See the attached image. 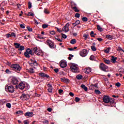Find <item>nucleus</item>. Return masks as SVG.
<instances>
[{
    "label": "nucleus",
    "instance_id": "1",
    "mask_svg": "<svg viewBox=\"0 0 124 124\" xmlns=\"http://www.w3.org/2000/svg\"><path fill=\"white\" fill-rule=\"evenodd\" d=\"M11 68H13V70H15L16 72H17L19 73L21 70L22 69V67L20 66L19 64H14L11 66Z\"/></svg>",
    "mask_w": 124,
    "mask_h": 124
},
{
    "label": "nucleus",
    "instance_id": "2",
    "mask_svg": "<svg viewBox=\"0 0 124 124\" xmlns=\"http://www.w3.org/2000/svg\"><path fill=\"white\" fill-rule=\"evenodd\" d=\"M70 68L72 72L74 73H77L79 72V69H78V66L76 64H72L70 65Z\"/></svg>",
    "mask_w": 124,
    "mask_h": 124
},
{
    "label": "nucleus",
    "instance_id": "3",
    "mask_svg": "<svg viewBox=\"0 0 124 124\" xmlns=\"http://www.w3.org/2000/svg\"><path fill=\"white\" fill-rule=\"evenodd\" d=\"M5 89L6 91L7 92H9V93H14V91H15V89L14 88V87L12 85H6L5 87Z\"/></svg>",
    "mask_w": 124,
    "mask_h": 124
},
{
    "label": "nucleus",
    "instance_id": "4",
    "mask_svg": "<svg viewBox=\"0 0 124 124\" xmlns=\"http://www.w3.org/2000/svg\"><path fill=\"white\" fill-rule=\"evenodd\" d=\"M30 55H31V56L33 55V53H32V50L30 48H27L26 52L24 53V56L26 58H30L31 57Z\"/></svg>",
    "mask_w": 124,
    "mask_h": 124
},
{
    "label": "nucleus",
    "instance_id": "5",
    "mask_svg": "<svg viewBox=\"0 0 124 124\" xmlns=\"http://www.w3.org/2000/svg\"><path fill=\"white\" fill-rule=\"evenodd\" d=\"M46 43H47L49 48H51V49H55V48H56V46L54 45V42L52 41L47 40H46Z\"/></svg>",
    "mask_w": 124,
    "mask_h": 124
},
{
    "label": "nucleus",
    "instance_id": "6",
    "mask_svg": "<svg viewBox=\"0 0 124 124\" xmlns=\"http://www.w3.org/2000/svg\"><path fill=\"white\" fill-rule=\"evenodd\" d=\"M99 67L101 70H102L103 71H106V69L108 68V66L103 63H101L100 64Z\"/></svg>",
    "mask_w": 124,
    "mask_h": 124
},
{
    "label": "nucleus",
    "instance_id": "7",
    "mask_svg": "<svg viewBox=\"0 0 124 124\" xmlns=\"http://www.w3.org/2000/svg\"><path fill=\"white\" fill-rule=\"evenodd\" d=\"M103 100L105 103H109L110 102V97L105 95L103 96Z\"/></svg>",
    "mask_w": 124,
    "mask_h": 124
},
{
    "label": "nucleus",
    "instance_id": "8",
    "mask_svg": "<svg viewBox=\"0 0 124 124\" xmlns=\"http://www.w3.org/2000/svg\"><path fill=\"white\" fill-rule=\"evenodd\" d=\"M20 98L23 100H28L30 98V95L28 94L23 93L20 96Z\"/></svg>",
    "mask_w": 124,
    "mask_h": 124
},
{
    "label": "nucleus",
    "instance_id": "9",
    "mask_svg": "<svg viewBox=\"0 0 124 124\" xmlns=\"http://www.w3.org/2000/svg\"><path fill=\"white\" fill-rule=\"evenodd\" d=\"M79 55L81 57H86L88 55V50L87 49H83L80 52Z\"/></svg>",
    "mask_w": 124,
    "mask_h": 124
},
{
    "label": "nucleus",
    "instance_id": "10",
    "mask_svg": "<svg viewBox=\"0 0 124 124\" xmlns=\"http://www.w3.org/2000/svg\"><path fill=\"white\" fill-rule=\"evenodd\" d=\"M69 27V23H67L66 25L63 27L62 30L64 32H67L69 31V29L68 28Z\"/></svg>",
    "mask_w": 124,
    "mask_h": 124
},
{
    "label": "nucleus",
    "instance_id": "11",
    "mask_svg": "<svg viewBox=\"0 0 124 124\" xmlns=\"http://www.w3.org/2000/svg\"><path fill=\"white\" fill-rule=\"evenodd\" d=\"M18 82H19V80H18V78L16 77H13L12 79V84L13 85H17L18 84Z\"/></svg>",
    "mask_w": 124,
    "mask_h": 124
},
{
    "label": "nucleus",
    "instance_id": "12",
    "mask_svg": "<svg viewBox=\"0 0 124 124\" xmlns=\"http://www.w3.org/2000/svg\"><path fill=\"white\" fill-rule=\"evenodd\" d=\"M18 88L20 90H24L26 88V84L24 82H21L18 85Z\"/></svg>",
    "mask_w": 124,
    "mask_h": 124
},
{
    "label": "nucleus",
    "instance_id": "13",
    "mask_svg": "<svg viewBox=\"0 0 124 124\" xmlns=\"http://www.w3.org/2000/svg\"><path fill=\"white\" fill-rule=\"evenodd\" d=\"M47 86L48 87L47 89L48 93H53V86H52V84L48 83Z\"/></svg>",
    "mask_w": 124,
    "mask_h": 124
},
{
    "label": "nucleus",
    "instance_id": "14",
    "mask_svg": "<svg viewBox=\"0 0 124 124\" xmlns=\"http://www.w3.org/2000/svg\"><path fill=\"white\" fill-rule=\"evenodd\" d=\"M90 90H92L93 91V90H95V89H97V84H92L89 87Z\"/></svg>",
    "mask_w": 124,
    "mask_h": 124
},
{
    "label": "nucleus",
    "instance_id": "15",
    "mask_svg": "<svg viewBox=\"0 0 124 124\" xmlns=\"http://www.w3.org/2000/svg\"><path fill=\"white\" fill-rule=\"evenodd\" d=\"M30 64L34 65L35 66H37V62H36V61L33 60V59H31L30 62Z\"/></svg>",
    "mask_w": 124,
    "mask_h": 124
},
{
    "label": "nucleus",
    "instance_id": "16",
    "mask_svg": "<svg viewBox=\"0 0 124 124\" xmlns=\"http://www.w3.org/2000/svg\"><path fill=\"white\" fill-rule=\"evenodd\" d=\"M117 60H118V58L115 57V56H112L111 57L110 61L113 63H116V62H117Z\"/></svg>",
    "mask_w": 124,
    "mask_h": 124
},
{
    "label": "nucleus",
    "instance_id": "17",
    "mask_svg": "<svg viewBox=\"0 0 124 124\" xmlns=\"http://www.w3.org/2000/svg\"><path fill=\"white\" fill-rule=\"evenodd\" d=\"M32 114H33L32 112L28 111L25 114V116L26 117H32Z\"/></svg>",
    "mask_w": 124,
    "mask_h": 124
},
{
    "label": "nucleus",
    "instance_id": "18",
    "mask_svg": "<svg viewBox=\"0 0 124 124\" xmlns=\"http://www.w3.org/2000/svg\"><path fill=\"white\" fill-rule=\"evenodd\" d=\"M40 50H39V49L37 48V47H34L32 49V52H33V53H35L36 54V55H37V53H38Z\"/></svg>",
    "mask_w": 124,
    "mask_h": 124
},
{
    "label": "nucleus",
    "instance_id": "19",
    "mask_svg": "<svg viewBox=\"0 0 124 124\" xmlns=\"http://www.w3.org/2000/svg\"><path fill=\"white\" fill-rule=\"evenodd\" d=\"M67 64L65 62H62L61 63L60 66L62 68H64V67H66Z\"/></svg>",
    "mask_w": 124,
    "mask_h": 124
},
{
    "label": "nucleus",
    "instance_id": "20",
    "mask_svg": "<svg viewBox=\"0 0 124 124\" xmlns=\"http://www.w3.org/2000/svg\"><path fill=\"white\" fill-rule=\"evenodd\" d=\"M103 61L104 62H105V63H106V64H110V63H111V61H110L109 60H107L106 58L103 59Z\"/></svg>",
    "mask_w": 124,
    "mask_h": 124
},
{
    "label": "nucleus",
    "instance_id": "21",
    "mask_svg": "<svg viewBox=\"0 0 124 124\" xmlns=\"http://www.w3.org/2000/svg\"><path fill=\"white\" fill-rule=\"evenodd\" d=\"M91 71L92 69L90 67L86 68V70H85V73H86V74H89V73H90V72H91Z\"/></svg>",
    "mask_w": 124,
    "mask_h": 124
},
{
    "label": "nucleus",
    "instance_id": "22",
    "mask_svg": "<svg viewBox=\"0 0 124 124\" xmlns=\"http://www.w3.org/2000/svg\"><path fill=\"white\" fill-rule=\"evenodd\" d=\"M81 87L82 88V89L84 90L85 92H88V87L86 86V85H85L84 84H82L81 85Z\"/></svg>",
    "mask_w": 124,
    "mask_h": 124
},
{
    "label": "nucleus",
    "instance_id": "23",
    "mask_svg": "<svg viewBox=\"0 0 124 124\" xmlns=\"http://www.w3.org/2000/svg\"><path fill=\"white\" fill-rule=\"evenodd\" d=\"M106 37L109 40H112V39H113V36H111L109 34L106 35Z\"/></svg>",
    "mask_w": 124,
    "mask_h": 124
},
{
    "label": "nucleus",
    "instance_id": "24",
    "mask_svg": "<svg viewBox=\"0 0 124 124\" xmlns=\"http://www.w3.org/2000/svg\"><path fill=\"white\" fill-rule=\"evenodd\" d=\"M80 23V20H78L75 22V23H73V26H74V27H76V26H77V25H79Z\"/></svg>",
    "mask_w": 124,
    "mask_h": 124
},
{
    "label": "nucleus",
    "instance_id": "25",
    "mask_svg": "<svg viewBox=\"0 0 124 124\" xmlns=\"http://www.w3.org/2000/svg\"><path fill=\"white\" fill-rule=\"evenodd\" d=\"M72 9L74 10L75 12H79L80 10H78V9L77 8V7L76 6H74V7H72L71 6Z\"/></svg>",
    "mask_w": 124,
    "mask_h": 124
},
{
    "label": "nucleus",
    "instance_id": "26",
    "mask_svg": "<svg viewBox=\"0 0 124 124\" xmlns=\"http://www.w3.org/2000/svg\"><path fill=\"white\" fill-rule=\"evenodd\" d=\"M14 45L15 46V47L16 48H18L20 47V46H21V44L18 43H15L14 44Z\"/></svg>",
    "mask_w": 124,
    "mask_h": 124
},
{
    "label": "nucleus",
    "instance_id": "27",
    "mask_svg": "<svg viewBox=\"0 0 124 124\" xmlns=\"http://www.w3.org/2000/svg\"><path fill=\"white\" fill-rule=\"evenodd\" d=\"M97 30L99 31H103V29L99 25H97Z\"/></svg>",
    "mask_w": 124,
    "mask_h": 124
},
{
    "label": "nucleus",
    "instance_id": "28",
    "mask_svg": "<svg viewBox=\"0 0 124 124\" xmlns=\"http://www.w3.org/2000/svg\"><path fill=\"white\" fill-rule=\"evenodd\" d=\"M18 50L19 51H23V50H25V46H20L19 47Z\"/></svg>",
    "mask_w": 124,
    "mask_h": 124
},
{
    "label": "nucleus",
    "instance_id": "29",
    "mask_svg": "<svg viewBox=\"0 0 124 124\" xmlns=\"http://www.w3.org/2000/svg\"><path fill=\"white\" fill-rule=\"evenodd\" d=\"M82 78H83V76L81 75H78L77 76V79H78V80H81Z\"/></svg>",
    "mask_w": 124,
    "mask_h": 124
},
{
    "label": "nucleus",
    "instance_id": "30",
    "mask_svg": "<svg viewBox=\"0 0 124 124\" xmlns=\"http://www.w3.org/2000/svg\"><path fill=\"white\" fill-rule=\"evenodd\" d=\"M44 13H45V14H49L50 13L49 10H48L47 9H45L44 10Z\"/></svg>",
    "mask_w": 124,
    "mask_h": 124
},
{
    "label": "nucleus",
    "instance_id": "31",
    "mask_svg": "<svg viewBox=\"0 0 124 124\" xmlns=\"http://www.w3.org/2000/svg\"><path fill=\"white\" fill-rule=\"evenodd\" d=\"M71 44H75L76 43V40L75 39H73L70 41Z\"/></svg>",
    "mask_w": 124,
    "mask_h": 124
},
{
    "label": "nucleus",
    "instance_id": "32",
    "mask_svg": "<svg viewBox=\"0 0 124 124\" xmlns=\"http://www.w3.org/2000/svg\"><path fill=\"white\" fill-rule=\"evenodd\" d=\"M28 72H29V73H34V70H33V68H30L28 70Z\"/></svg>",
    "mask_w": 124,
    "mask_h": 124
},
{
    "label": "nucleus",
    "instance_id": "33",
    "mask_svg": "<svg viewBox=\"0 0 124 124\" xmlns=\"http://www.w3.org/2000/svg\"><path fill=\"white\" fill-rule=\"evenodd\" d=\"M94 93H96V94H100L101 93V92L99 91V90H95Z\"/></svg>",
    "mask_w": 124,
    "mask_h": 124
},
{
    "label": "nucleus",
    "instance_id": "34",
    "mask_svg": "<svg viewBox=\"0 0 124 124\" xmlns=\"http://www.w3.org/2000/svg\"><path fill=\"white\" fill-rule=\"evenodd\" d=\"M75 101H76V102H79L80 101V98L76 97L75 98Z\"/></svg>",
    "mask_w": 124,
    "mask_h": 124
},
{
    "label": "nucleus",
    "instance_id": "35",
    "mask_svg": "<svg viewBox=\"0 0 124 124\" xmlns=\"http://www.w3.org/2000/svg\"><path fill=\"white\" fill-rule=\"evenodd\" d=\"M5 72L7 73V74H10V73H11V71L9 70L8 69H7L5 70Z\"/></svg>",
    "mask_w": 124,
    "mask_h": 124
},
{
    "label": "nucleus",
    "instance_id": "36",
    "mask_svg": "<svg viewBox=\"0 0 124 124\" xmlns=\"http://www.w3.org/2000/svg\"><path fill=\"white\" fill-rule=\"evenodd\" d=\"M6 107L7 108H11V104L8 103L6 104Z\"/></svg>",
    "mask_w": 124,
    "mask_h": 124
},
{
    "label": "nucleus",
    "instance_id": "37",
    "mask_svg": "<svg viewBox=\"0 0 124 124\" xmlns=\"http://www.w3.org/2000/svg\"><path fill=\"white\" fill-rule=\"evenodd\" d=\"M75 17H76V18H80V14L76 13L75 15Z\"/></svg>",
    "mask_w": 124,
    "mask_h": 124
},
{
    "label": "nucleus",
    "instance_id": "38",
    "mask_svg": "<svg viewBox=\"0 0 124 124\" xmlns=\"http://www.w3.org/2000/svg\"><path fill=\"white\" fill-rule=\"evenodd\" d=\"M37 56H42V52L41 50H39L38 53H37Z\"/></svg>",
    "mask_w": 124,
    "mask_h": 124
},
{
    "label": "nucleus",
    "instance_id": "39",
    "mask_svg": "<svg viewBox=\"0 0 124 124\" xmlns=\"http://www.w3.org/2000/svg\"><path fill=\"white\" fill-rule=\"evenodd\" d=\"M90 60L91 61H94V56L93 55H91L90 57Z\"/></svg>",
    "mask_w": 124,
    "mask_h": 124
},
{
    "label": "nucleus",
    "instance_id": "40",
    "mask_svg": "<svg viewBox=\"0 0 124 124\" xmlns=\"http://www.w3.org/2000/svg\"><path fill=\"white\" fill-rule=\"evenodd\" d=\"M82 21L83 22H87L88 21V18L86 17H83L82 18Z\"/></svg>",
    "mask_w": 124,
    "mask_h": 124
},
{
    "label": "nucleus",
    "instance_id": "41",
    "mask_svg": "<svg viewBox=\"0 0 124 124\" xmlns=\"http://www.w3.org/2000/svg\"><path fill=\"white\" fill-rule=\"evenodd\" d=\"M48 26L49 25L47 24H43L42 27L43 29H46L47 27H48Z\"/></svg>",
    "mask_w": 124,
    "mask_h": 124
},
{
    "label": "nucleus",
    "instance_id": "42",
    "mask_svg": "<svg viewBox=\"0 0 124 124\" xmlns=\"http://www.w3.org/2000/svg\"><path fill=\"white\" fill-rule=\"evenodd\" d=\"M91 49L92 50V51H96V48H95V46H91Z\"/></svg>",
    "mask_w": 124,
    "mask_h": 124
},
{
    "label": "nucleus",
    "instance_id": "43",
    "mask_svg": "<svg viewBox=\"0 0 124 124\" xmlns=\"http://www.w3.org/2000/svg\"><path fill=\"white\" fill-rule=\"evenodd\" d=\"M109 51H110V47L107 48L105 50V53H107V54H108V53H109Z\"/></svg>",
    "mask_w": 124,
    "mask_h": 124
},
{
    "label": "nucleus",
    "instance_id": "44",
    "mask_svg": "<svg viewBox=\"0 0 124 124\" xmlns=\"http://www.w3.org/2000/svg\"><path fill=\"white\" fill-rule=\"evenodd\" d=\"M94 32H93V31H92L90 33V35L92 37H94Z\"/></svg>",
    "mask_w": 124,
    "mask_h": 124
},
{
    "label": "nucleus",
    "instance_id": "45",
    "mask_svg": "<svg viewBox=\"0 0 124 124\" xmlns=\"http://www.w3.org/2000/svg\"><path fill=\"white\" fill-rule=\"evenodd\" d=\"M34 14L32 13L31 12H30L28 13V16H34Z\"/></svg>",
    "mask_w": 124,
    "mask_h": 124
},
{
    "label": "nucleus",
    "instance_id": "46",
    "mask_svg": "<svg viewBox=\"0 0 124 124\" xmlns=\"http://www.w3.org/2000/svg\"><path fill=\"white\" fill-rule=\"evenodd\" d=\"M28 8L29 9H31V2H28Z\"/></svg>",
    "mask_w": 124,
    "mask_h": 124
},
{
    "label": "nucleus",
    "instance_id": "47",
    "mask_svg": "<svg viewBox=\"0 0 124 124\" xmlns=\"http://www.w3.org/2000/svg\"><path fill=\"white\" fill-rule=\"evenodd\" d=\"M72 58H73V55L69 54V57L68 58V60L70 61Z\"/></svg>",
    "mask_w": 124,
    "mask_h": 124
},
{
    "label": "nucleus",
    "instance_id": "48",
    "mask_svg": "<svg viewBox=\"0 0 124 124\" xmlns=\"http://www.w3.org/2000/svg\"><path fill=\"white\" fill-rule=\"evenodd\" d=\"M5 36L7 38H9V37H11V34L7 33V34L5 35Z\"/></svg>",
    "mask_w": 124,
    "mask_h": 124
},
{
    "label": "nucleus",
    "instance_id": "49",
    "mask_svg": "<svg viewBox=\"0 0 124 124\" xmlns=\"http://www.w3.org/2000/svg\"><path fill=\"white\" fill-rule=\"evenodd\" d=\"M55 39H57V40H58V41H59L60 42H62V40L60 39L59 37H55Z\"/></svg>",
    "mask_w": 124,
    "mask_h": 124
},
{
    "label": "nucleus",
    "instance_id": "50",
    "mask_svg": "<svg viewBox=\"0 0 124 124\" xmlns=\"http://www.w3.org/2000/svg\"><path fill=\"white\" fill-rule=\"evenodd\" d=\"M27 29L29 31H32V29L30 27H27Z\"/></svg>",
    "mask_w": 124,
    "mask_h": 124
},
{
    "label": "nucleus",
    "instance_id": "51",
    "mask_svg": "<svg viewBox=\"0 0 124 124\" xmlns=\"http://www.w3.org/2000/svg\"><path fill=\"white\" fill-rule=\"evenodd\" d=\"M40 76H41V77H45V73H42L41 74H40Z\"/></svg>",
    "mask_w": 124,
    "mask_h": 124
},
{
    "label": "nucleus",
    "instance_id": "52",
    "mask_svg": "<svg viewBox=\"0 0 124 124\" xmlns=\"http://www.w3.org/2000/svg\"><path fill=\"white\" fill-rule=\"evenodd\" d=\"M11 37L12 36H14L15 37H16V34L14 32H12L11 34Z\"/></svg>",
    "mask_w": 124,
    "mask_h": 124
},
{
    "label": "nucleus",
    "instance_id": "53",
    "mask_svg": "<svg viewBox=\"0 0 124 124\" xmlns=\"http://www.w3.org/2000/svg\"><path fill=\"white\" fill-rule=\"evenodd\" d=\"M62 37L63 38L65 39V38H66V37H67V36H66V35H65V34H63V33H62Z\"/></svg>",
    "mask_w": 124,
    "mask_h": 124
},
{
    "label": "nucleus",
    "instance_id": "54",
    "mask_svg": "<svg viewBox=\"0 0 124 124\" xmlns=\"http://www.w3.org/2000/svg\"><path fill=\"white\" fill-rule=\"evenodd\" d=\"M20 27L21 28V29H25V28H26L25 24H20Z\"/></svg>",
    "mask_w": 124,
    "mask_h": 124
},
{
    "label": "nucleus",
    "instance_id": "55",
    "mask_svg": "<svg viewBox=\"0 0 124 124\" xmlns=\"http://www.w3.org/2000/svg\"><path fill=\"white\" fill-rule=\"evenodd\" d=\"M50 34H52V35H54V34H56V32L55 31H52L50 32Z\"/></svg>",
    "mask_w": 124,
    "mask_h": 124
},
{
    "label": "nucleus",
    "instance_id": "56",
    "mask_svg": "<svg viewBox=\"0 0 124 124\" xmlns=\"http://www.w3.org/2000/svg\"><path fill=\"white\" fill-rule=\"evenodd\" d=\"M115 86H116V87H121V83L120 82H117L115 84Z\"/></svg>",
    "mask_w": 124,
    "mask_h": 124
},
{
    "label": "nucleus",
    "instance_id": "57",
    "mask_svg": "<svg viewBox=\"0 0 124 124\" xmlns=\"http://www.w3.org/2000/svg\"><path fill=\"white\" fill-rule=\"evenodd\" d=\"M23 112L22 110H19L16 111V114H23Z\"/></svg>",
    "mask_w": 124,
    "mask_h": 124
},
{
    "label": "nucleus",
    "instance_id": "58",
    "mask_svg": "<svg viewBox=\"0 0 124 124\" xmlns=\"http://www.w3.org/2000/svg\"><path fill=\"white\" fill-rule=\"evenodd\" d=\"M63 92V90L62 89L59 90V93L60 94H61V93H62Z\"/></svg>",
    "mask_w": 124,
    "mask_h": 124
},
{
    "label": "nucleus",
    "instance_id": "59",
    "mask_svg": "<svg viewBox=\"0 0 124 124\" xmlns=\"http://www.w3.org/2000/svg\"><path fill=\"white\" fill-rule=\"evenodd\" d=\"M38 38H39V39H43V37H42L41 35H38Z\"/></svg>",
    "mask_w": 124,
    "mask_h": 124
},
{
    "label": "nucleus",
    "instance_id": "60",
    "mask_svg": "<svg viewBox=\"0 0 124 124\" xmlns=\"http://www.w3.org/2000/svg\"><path fill=\"white\" fill-rule=\"evenodd\" d=\"M54 71H55V73H58V72H59V69L58 68L54 69Z\"/></svg>",
    "mask_w": 124,
    "mask_h": 124
},
{
    "label": "nucleus",
    "instance_id": "61",
    "mask_svg": "<svg viewBox=\"0 0 124 124\" xmlns=\"http://www.w3.org/2000/svg\"><path fill=\"white\" fill-rule=\"evenodd\" d=\"M44 124H49V121L47 120H45L44 121H43Z\"/></svg>",
    "mask_w": 124,
    "mask_h": 124
},
{
    "label": "nucleus",
    "instance_id": "62",
    "mask_svg": "<svg viewBox=\"0 0 124 124\" xmlns=\"http://www.w3.org/2000/svg\"><path fill=\"white\" fill-rule=\"evenodd\" d=\"M47 111L48 112H52V108H47Z\"/></svg>",
    "mask_w": 124,
    "mask_h": 124
},
{
    "label": "nucleus",
    "instance_id": "63",
    "mask_svg": "<svg viewBox=\"0 0 124 124\" xmlns=\"http://www.w3.org/2000/svg\"><path fill=\"white\" fill-rule=\"evenodd\" d=\"M83 37H84L85 38V39H87V38H88V35L86 34H84L83 35Z\"/></svg>",
    "mask_w": 124,
    "mask_h": 124
},
{
    "label": "nucleus",
    "instance_id": "64",
    "mask_svg": "<svg viewBox=\"0 0 124 124\" xmlns=\"http://www.w3.org/2000/svg\"><path fill=\"white\" fill-rule=\"evenodd\" d=\"M97 40H98V41L101 42V41H102V38H97Z\"/></svg>",
    "mask_w": 124,
    "mask_h": 124
}]
</instances>
